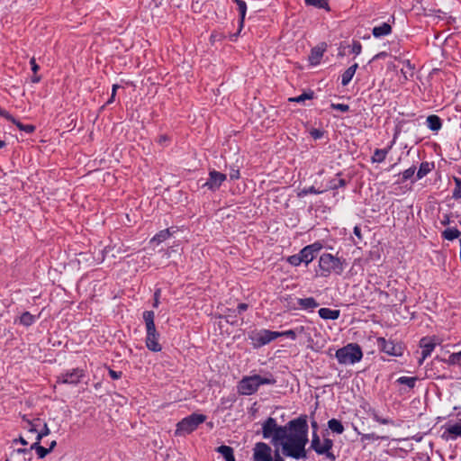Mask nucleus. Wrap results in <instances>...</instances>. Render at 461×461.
<instances>
[{
	"label": "nucleus",
	"instance_id": "obj_1",
	"mask_svg": "<svg viewBox=\"0 0 461 461\" xmlns=\"http://www.w3.org/2000/svg\"><path fill=\"white\" fill-rule=\"evenodd\" d=\"M264 438H271L274 446L281 445L282 453L294 459L305 458V446L308 442L306 417L290 420L285 426H279L276 419L269 417L262 424Z\"/></svg>",
	"mask_w": 461,
	"mask_h": 461
},
{
	"label": "nucleus",
	"instance_id": "obj_2",
	"mask_svg": "<svg viewBox=\"0 0 461 461\" xmlns=\"http://www.w3.org/2000/svg\"><path fill=\"white\" fill-rule=\"evenodd\" d=\"M154 316L155 314L152 311H146L143 313L147 330L146 346L153 352H159L162 349V347L158 343L159 334L156 330Z\"/></svg>",
	"mask_w": 461,
	"mask_h": 461
},
{
	"label": "nucleus",
	"instance_id": "obj_3",
	"mask_svg": "<svg viewBox=\"0 0 461 461\" xmlns=\"http://www.w3.org/2000/svg\"><path fill=\"white\" fill-rule=\"evenodd\" d=\"M274 378L262 377L258 375L246 376L239 383L238 391L240 394L250 395L254 393L261 384H274Z\"/></svg>",
	"mask_w": 461,
	"mask_h": 461
},
{
	"label": "nucleus",
	"instance_id": "obj_4",
	"mask_svg": "<svg viewBox=\"0 0 461 461\" xmlns=\"http://www.w3.org/2000/svg\"><path fill=\"white\" fill-rule=\"evenodd\" d=\"M362 350L357 344H348L336 351V357L342 365L355 364L362 358Z\"/></svg>",
	"mask_w": 461,
	"mask_h": 461
},
{
	"label": "nucleus",
	"instance_id": "obj_5",
	"mask_svg": "<svg viewBox=\"0 0 461 461\" xmlns=\"http://www.w3.org/2000/svg\"><path fill=\"white\" fill-rule=\"evenodd\" d=\"M206 420L203 414L193 413L176 424L175 431L176 436H185L197 429V427Z\"/></svg>",
	"mask_w": 461,
	"mask_h": 461
},
{
	"label": "nucleus",
	"instance_id": "obj_6",
	"mask_svg": "<svg viewBox=\"0 0 461 461\" xmlns=\"http://www.w3.org/2000/svg\"><path fill=\"white\" fill-rule=\"evenodd\" d=\"M333 447V441L330 438H325L321 442L320 437L317 432H313L311 447L319 455H325L328 458L334 460L335 456L330 451Z\"/></svg>",
	"mask_w": 461,
	"mask_h": 461
},
{
	"label": "nucleus",
	"instance_id": "obj_7",
	"mask_svg": "<svg viewBox=\"0 0 461 461\" xmlns=\"http://www.w3.org/2000/svg\"><path fill=\"white\" fill-rule=\"evenodd\" d=\"M321 269L325 273L334 271L338 274L342 272V265L338 258L333 257L331 254H323L319 260Z\"/></svg>",
	"mask_w": 461,
	"mask_h": 461
},
{
	"label": "nucleus",
	"instance_id": "obj_8",
	"mask_svg": "<svg viewBox=\"0 0 461 461\" xmlns=\"http://www.w3.org/2000/svg\"><path fill=\"white\" fill-rule=\"evenodd\" d=\"M226 180V175L216 170H211L209 172V177L201 184L202 187H207V189L215 191L221 184Z\"/></svg>",
	"mask_w": 461,
	"mask_h": 461
},
{
	"label": "nucleus",
	"instance_id": "obj_9",
	"mask_svg": "<svg viewBox=\"0 0 461 461\" xmlns=\"http://www.w3.org/2000/svg\"><path fill=\"white\" fill-rule=\"evenodd\" d=\"M271 447L264 443H256L253 448V461H273Z\"/></svg>",
	"mask_w": 461,
	"mask_h": 461
},
{
	"label": "nucleus",
	"instance_id": "obj_10",
	"mask_svg": "<svg viewBox=\"0 0 461 461\" xmlns=\"http://www.w3.org/2000/svg\"><path fill=\"white\" fill-rule=\"evenodd\" d=\"M84 375L85 373L83 369L75 368L58 376L57 383L77 384L80 382L81 378L84 377Z\"/></svg>",
	"mask_w": 461,
	"mask_h": 461
},
{
	"label": "nucleus",
	"instance_id": "obj_11",
	"mask_svg": "<svg viewBox=\"0 0 461 461\" xmlns=\"http://www.w3.org/2000/svg\"><path fill=\"white\" fill-rule=\"evenodd\" d=\"M378 346L381 349L391 356H400L402 355L401 347L394 345L393 341H387L384 338L378 339Z\"/></svg>",
	"mask_w": 461,
	"mask_h": 461
},
{
	"label": "nucleus",
	"instance_id": "obj_12",
	"mask_svg": "<svg viewBox=\"0 0 461 461\" xmlns=\"http://www.w3.org/2000/svg\"><path fill=\"white\" fill-rule=\"evenodd\" d=\"M281 337L278 331H271L268 330H264L258 332L256 336V340L258 346L266 345L272 340Z\"/></svg>",
	"mask_w": 461,
	"mask_h": 461
},
{
	"label": "nucleus",
	"instance_id": "obj_13",
	"mask_svg": "<svg viewBox=\"0 0 461 461\" xmlns=\"http://www.w3.org/2000/svg\"><path fill=\"white\" fill-rule=\"evenodd\" d=\"M327 45L322 42L311 50V53L309 55V61L312 65L316 66L320 64L321 59L326 51Z\"/></svg>",
	"mask_w": 461,
	"mask_h": 461
},
{
	"label": "nucleus",
	"instance_id": "obj_14",
	"mask_svg": "<svg viewBox=\"0 0 461 461\" xmlns=\"http://www.w3.org/2000/svg\"><path fill=\"white\" fill-rule=\"evenodd\" d=\"M32 449L36 451L39 458H43L50 453V449L41 446L40 441L38 440L35 443H33L30 448H19L17 449V452L32 456ZM28 458L31 459V456H29Z\"/></svg>",
	"mask_w": 461,
	"mask_h": 461
},
{
	"label": "nucleus",
	"instance_id": "obj_15",
	"mask_svg": "<svg viewBox=\"0 0 461 461\" xmlns=\"http://www.w3.org/2000/svg\"><path fill=\"white\" fill-rule=\"evenodd\" d=\"M421 348L422 357L419 360V364L421 365L426 357H428L435 348V342L429 338H423L420 341Z\"/></svg>",
	"mask_w": 461,
	"mask_h": 461
},
{
	"label": "nucleus",
	"instance_id": "obj_16",
	"mask_svg": "<svg viewBox=\"0 0 461 461\" xmlns=\"http://www.w3.org/2000/svg\"><path fill=\"white\" fill-rule=\"evenodd\" d=\"M442 437L446 439H456L457 437H461V420L455 424H449Z\"/></svg>",
	"mask_w": 461,
	"mask_h": 461
},
{
	"label": "nucleus",
	"instance_id": "obj_17",
	"mask_svg": "<svg viewBox=\"0 0 461 461\" xmlns=\"http://www.w3.org/2000/svg\"><path fill=\"white\" fill-rule=\"evenodd\" d=\"M392 26L387 23H383L380 25L375 26L372 30V34L375 38H381L391 34Z\"/></svg>",
	"mask_w": 461,
	"mask_h": 461
},
{
	"label": "nucleus",
	"instance_id": "obj_18",
	"mask_svg": "<svg viewBox=\"0 0 461 461\" xmlns=\"http://www.w3.org/2000/svg\"><path fill=\"white\" fill-rule=\"evenodd\" d=\"M435 166L433 162L424 161L420 165L419 169L416 173V179L420 180L426 176L429 172L434 169Z\"/></svg>",
	"mask_w": 461,
	"mask_h": 461
},
{
	"label": "nucleus",
	"instance_id": "obj_19",
	"mask_svg": "<svg viewBox=\"0 0 461 461\" xmlns=\"http://www.w3.org/2000/svg\"><path fill=\"white\" fill-rule=\"evenodd\" d=\"M394 143V140L392 142V144L386 148V149H375L374 151V154L371 158V160L373 163H381L384 161L389 150L391 149L393 144Z\"/></svg>",
	"mask_w": 461,
	"mask_h": 461
},
{
	"label": "nucleus",
	"instance_id": "obj_20",
	"mask_svg": "<svg viewBox=\"0 0 461 461\" xmlns=\"http://www.w3.org/2000/svg\"><path fill=\"white\" fill-rule=\"evenodd\" d=\"M357 68L358 64L355 63L344 71V73L341 75V85L343 86H346L349 84Z\"/></svg>",
	"mask_w": 461,
	"mask_h": 461
},
{
	"label": "nucleus",
	"instance_id": "obj_21",
	"mask_svg": "<svg viewBox=\"0 0 461 461\" xmlns=\"http://www.w3.org/2000/svg\"><path fill=\"white\" fill-rule=\"evenodd\" d=\"M427 126L429 130L433 131H438L442 127V121L438 115H429L426 120Z\"/></svg>",
	"mask_w": 461,
	"mask_h": 461
},
{
	"label": "nucleus",
	"instance_id": "obj_22",
	"mask_svg": "<svg viewBox=\"0 0 461 461\" xmlns=\"http://www.w3.org/2000/svg\"><path fill=\"white\" fill-rule=\"evenodd\" d=\"M318 313L324 320H337L339 317L340 312L330 308H321Z\"/></svg>",
	"mask_w": 461,
	"mask_h": 461
},
{
	"label": "nucleus",
	"instance_id": "obj_23",
	"mask_svg": "<svg viewBox=\"0 0 461 461\" xmlns=\"http://www.w3.org/2000/svg\"><path fill=\"white\" fill-rule=\"evenodd\" d=\"M416 167L415 166H411L409 168L405 169L403 172L401 173V183H404L406 181H411V183H414L416 181H418V179H416V175H415V172H416Z\"/></svg>",
	"mask_w": 461,
	"mask_h": 461
},
{
	"label": "nucleus",
	"instance_id": "obj_24",
	"mask_svg": "<svg viewBox=\"0 0 461 461\" xmlns=\"http://www.w3.org/2000/svg\"><path fill=\"white\" fill-rule=\"evenodd\" d=\"M216 451L220 453L226 461H235L233 448L229 446H220Z\"/></svg>",
	"mask_w": 461,
	"mask_h": 461
},
{
	"label": "nucleus",
	"instance_id": "obj_25",
	"mask_svg": "<svg viewBox=\"0 0 461 461\" xmlns=\"http://www.w3.org/2000/svg\"><path fill=\"white\" fill-rule=\"evenodd\" d=\"M172 235V232L170 231V229H166L160 230L158 233H157L151 240L150 243H157L160 244L161 242L167 240Z\"/></svg>",
	"mask_w": 461,
	"mask_h": 461
},
{
	"label": "nucleus",
	"instance_id": "obj_26",
	"mask_svg": "<svg viewBox=\"0 0 461 461\" xmlns=\"http://www.w3.org/2000/svg\"><path fill=\"white\" fill-rule=\"evenodd\" d=\"M366 207L362 210L364 216L375 218L376 212L380 211L379 203H366Z\"/></svg>",
	"mask_w": 461,
	"mask_h": 461
},
{
	"label": "nucleus",
	"instance_id": "obj_27",
	"mask_svg": "<svg viewBox=\"0 0 461 461\" xmlns=\"http://www.w3.org/2000/svg\"><path fill=\"white\" fill-rule=\"evenodd\" d=\"M298 304L303 309H314L319 305L313 297L300 298L298 299Z\"/></svg>",
	"mask_w": 461,
	"mask_h": 461
},
{
	"label": "nucleus",
	"instance_id": "obj_28",
	"mask_svg": "<svg viewBox=\"0 0 461 461\" xmlns=\"http://www.w3.org/2000/svg\"><path fill=\"white\" fill-rule=\"evenodd\" d=\"M461 232L456 228H447L442 231V237L447 240H454L459 238Z\"/></svg>",
	"mask_w": 461,
	"mask_h": 461
},
{
	"label": "nucleus",
	"instance_id": "obj_29",
	"mask_svg": "<svg viewBox=\"0 0 461 461\" xmlns=\"http://www.w3.org/2000/svg\"><path fill=\"white\" fill-rule=\"evenodd\" d=\"M110 251H113V254H112V257L115 258L116 255H119L122 252H125L126 250L122 249V245H120V246H117V245L107 246L103 250V257H102V259H101L102 261L104 260V256L106 254H108Z\"/></svg>",
	"mask_w": 461,
	"mask_h": 461
},
{
	"label": "nucleus",
	"instance_id": "obj_30",
	"mask_svg": "<svg viewBox=\"0 0 461 461\" xmlns=\"http://www.w3.org/2000/svg\"><path fill=\"white\" fill-rule=\"evenodd\" d=\"M328 427L331 431L338 434H341L344 431V426L342 425L341 421L337 419L330 420L328 421Z\"/></svg>",
	"mask_w": 461,
	"mask_h": 461
},
{
	"label": "nucleus",
	"instance_id": "obj_31",
	"mask_svg": "<svg viewBox=\"0 0 461 461\" xmlns=\"http://www.w3.org/2000/svg\"><path fill=\"white\" fill-rule=\"evenodd\" d=\"M312 247H305L300 251V255L303 258V261L307 265L313 260L316 257L314 253L311 250Z\"/></svg>",
	"mask_w": 461,
	"mask_h": 461
},
{
	"label": "nucleus",
	"instance_id": "obj_32",
	"mask_svg": "<svg viewBox=\"0 0 461 461\" xmlns=\"http://www.w3.org/2000/svg\"><path fill=\"white\" fill-rule=\"evenodd\" d=\"M313 97H314V92L312 90H309L308 92H304L296 97L289 98V101L294 102V103H303L305 100H312V99H313Z\"/></svg>",
	"mask_w": 461,
	"mask_h": 461
},
{
	"label": "nucleus",
	"instance_id": "obj_33",
	"mask_svg": "<svg viewBox=\"0 0 461 461\" xmlns=\"http://www.w3.org/2000/svg\"><path fill=\"white\" fill-rule=\"evenodd\" d=\"M20 131H23L28 134L34 132L35 126L32 124H23L20 121L14 118V122H12Z\"/></svg>",
	"mask_w": 461,
	"mask_h": 461
},
{
	"label": "nucleus",
	"instance_id": "obj_34",
	"mask_svg": "<svg viewBox=\"0 0 461 461\" xmlns=\"http://www.w3.org/2000/svg\"><path fill=\"white\" fill-rule=\"evenodd\" d=\"M34 321L35 317L32 315L29 312H25L20 316V323L26 327L32 325L34 322Z\"/></svg>",
	"mask_w": 461,
	"mask_h": 461
},
{
	"label": "nucleus",
	"instance_id": "obj_35",
	"mask_svg": "<svg viewBox=\"0 0 461 461\" xmlns=\"http://www.w3.org/2000/svg\"><path fill=\"white\" fill-rule=\"evenodd\" d=\"M307 5H312L317 8H323L329 10V4L327 0H305Z\"/></svg>",
	"mask_w": 461,
	"mask_h": 461
},
{
	"label": "nucleus",
	"instance_id": "obj_36",
	"mask_svg": "<svg viewBox=\"0 0 461 461\" xmlns=\"http://www.w3.org/2000/svg\"><path fill=\"white\" fill-rule=\"evenodd\" d=\"M416 380H417L416 377L402 376L397 379V382L401 384H406L410 388H413L415 385Z\"/></svg>",
	"mask_w": 461,
	"mask_h": 461
},
{
	"label": "nucleus",
	"instance_id": "obj_37",
	"mask_svg": "<svg viewBox=\"0 0 461 461\" xmlns=\"http://www.w3.org/2000/svg\"><path fill=\"white\" fill-rule=\"evenodd\" d=\"M246 13L247 11H244V12H240L239 14H240V19H239V30L238 32L231 35V40L234 41L240 34V32H241L243 26H244V21H245V16H246Z\"/></svg>",
	"mask_w": 461,
	"mask_h": 461
},
{
	"label": "nucleus",
	"instance_id": "obj_38",
	"mask_svg": "<svg viewBox=\"0 0 461 461\" xmlns=\"http://www.w3.org/2000/svg\"><path fill=\"white\" fill-rule=\"evenodd\" d=\"M456 187L453 190L452 196L455 199H461V179L455 177Z\"/></svg>",
	"mask_w": 461,
	"mask_h": 461
},
{
	"label": "nucleus",
	"instance_id": "obj_39",
	"mask_svg": "<svg viewBox=\"0 0 461 461\" xmlns=\"http://www.w3.org/2000/svg\"><path fill=\"white\" fill-rule=\"evenodd\" d=\"M346 185V181L340 177H335L330 181V187L336 189Z\"/></svg>",
	"mask_w": 461,
	"mask_h": 461
},
{
	"label": "nucleus",
	"instance_id": "obj_40",
	"mask_svg": "<svg viewBox=\"0 0 461 461\" xmlns=\"http://www.w3.org/2000/svg\"><path fill=\"white\" fill-rule=\"evenodd\" d=\"M362 51V44L358 41H353L351 45V53L359 55Z\"/></svg>",
	"mask_w": 461,
	"mask_h": 461
},
{
	"label": "nucleus",
	"instance_id": "obj_41",
	"mask_svg": "<svg viewBox=\"0 0 461 461\" xmlns=\"http://www.w3.org/2000/svg\"><path fill=\"white\" fill-rule=\"evenodd\" d=\"M288 262L293 265V266H299L301 263H303V258L299 254L297 255H293L291 257L288 258Z\"/></svg>",
	"mask_w": 461,
	"mask_h": 461
},
{
	"label": "nucleus",
	"instance_id": "obj_42",
	"mask_svg": "<svg viewBox=\"0 0 461 461\" xmlns=\"http://www.w3.org/2000/svg\"><path fill=\"white\" fill-rule=\"evenodd\" d=\"M330 107L333 110H338L343 113H347L349 111V105L346 104H331Z\"/></svg>",
	"mask_w": 461,
	"mask_h": 461
},
{
	"label": "nucleus",
	"instance_id": "obj_43",
	"mask_svg": "<svg viewBox=\"0 0 461 461\" xmlns=\"http://www.w3.org/2000/svg\"><path fill=\"white\" fill-rule=\"evenodd\" d=\"M323 134H324V131L320 129L313 128L310 131V135L314 140H319V139L322 138Z\"/></svg>",
	"mask_w": 461,
	"mask_h": 461
},
{
	"label": "nucleus",
	"instance_id": "obj_44",
	"mask_svg": "<svg viewBox=\"0 0 461 461\" xmlns=\"http://www.w3.org/2000/svg\"><path fill=\"white\" fill-rule=\"evenodd\" d=\"M231 1L237 5L239 13L247 11V4L245 1H243V0H231Z\"/></svg>",
	"mask_w": 461,
	"mask_h": 461
},
{
	"label": "nucleus",
	"instance_id": "obj_45",
	"mask_svg": "<svg viewBox=\"0 0 461 461\" xmlns=\"http://www.w3.org/2000/svg\"><path fill=\"white\" fill-rule=\"evenodd\" d=\"M0 116L5 118L9 122H14V117L6 110L0 107Z\"/></svg>",
	"mask_w": 461,
	"mask_h": 461
},
{
	"label": "nucleus",
	"instance_id": "obj_46",
	"mask_svg": "<svg viewBox=\"0 0 461 461\" xmlns=\"http://www.w3.org/2000/svg\"><path fill=\"white\" fill-rule=\"evenodd\" d=\"M321 193L320 191H317L313 186H311L309 188H303L300 191V193L298 194L299 196L300 195H303V194H319Z\"/></svg>",
	"mask_w": 461,
	"mask_h": 461
},
{
	"label": "nucleus",
	"instance_id": "obj_47",
	"mask_svg": "<svg viewBox=\"0 0 461 461\" xmlns=\"http://www.w3.org/2000/svg\"><path fill=\"white\" fill-rule=\"evenodd\" d=\"M229 176L230 180H237L240 178V169L239 168H230V171L229 173Z\"/></svg>",
	"mask_w": 461,
	"mask_h": 461
},
{
	"label": "nucleus",
	"instance_id": "obj_48",
	"mask_svg": "<svg viewBox=\"0 0 461 461\" xmlns=\"http://www.w3.org/2000/svg\"><path fill=\"white\" fill-rule=\"evenodd\" d=\"M118 88H119V86L117 84L113 85L112 94H111L110 98L106 102V104H110L113 103L115 95H116V91Z\"/></svg>",
	"mask_w": 461,
	"mask_h": 461
},
{
	"label": "nucleus",
	"instance_id": "obj_49",
	"mask_svg": "<svg viewBox=\"0 0 461 461\" xmlns=\"http://www.w3.org/2000/svg\"><path fill=\"white\" fill-rule=\"evenodd\" d=\"M279 334H281V337L285 336V337H288L292 339H296V331H294V330H285L283 332H279Z\"/></svg>",
	"mask_w": 461,
	"mask_h": 461
},
{
	"label": "nucleus",
	"instance_id": "obj_50",
	"mask_svg": "<svg viewBox=\"0 0 461 461\" xmlns=\"http://www.w3.org/2000/svg\"><path fill=\"white\" fill-rule=\"evenodd\" d=\"M49 434H50V429H49L47 424L45 423L43 429L41 432H39L37 435V440L40 441L43 437H45Z\"/></svg>",
	"mask_w": 461,
	"mask_h": 461
},
{
	"label": "nucleus",
	"instance_id": "obj_51",
	"mask_svg": "<svg viewBox=\"0 0 461 461\" xmlns=\"http://www.w3.org/2000/svg\"><path fill=\"white\" fill-rule=\"evenodd\" d=\"M30 65H31V68H32V72H33L34 74H36V73L39 71L40 67H39V65L36 63V59H35V58H34V57H32V58L30 59Z\"/></svg>",
	"mask_w": 461,
	"mask_h": 461
},
{
	"label": "nucleus",
	"instance_id": "obj_52",
	"mask_svg": "<svg viewBox=\"0 0 461 461\" xmlns=\"http://www.w3.org/2000/svg\"><path fill=\"white\" fill-rule=\"evenodd\" d=\"M450 358L453 363H458L461 365V351L458 353H454L450 356Z\"/></svg>",
	"mask_w": 461,
	"mask_h": 461
},
{
	"label": "nucleus",
	"instance_id": "obj_53",
	"mask_svg": "<svg viewBox=\"0 0 461 461\" xmlns=\"http://www.w3.org/2000/svg\"><path fill=\"white\" fill-rule=\"evenodd\" d=\"M308 247H312L311 250L314 253L316 256L320 249H321V245L320 243H313L312 245H309Z\"/></svg>",
	"mask_w": 461,
	"mask_h": 461
},
{
	"label": "nucleus",
	"instance_id": "obj_54",
	"mask_svg": "<svg viewBox=\"0 0 461 461\" xmlns=\"http://www.w3.org/2000/svg\"><path fill=\"white\" fill-rule=\"evenodd\" d=\"M159 294H160V289H157L154 293V303L153 306L158 307L159 303Z\"/></svg>",
	"mask_w": 461,
	"mask_h": 461
},
{
	"label": "nucleus",
	"instance_id": "obj_55",
	"mask_svg": "<svg viewBox=\"0 0 461 461\" xmlns=\"http://www.w3.org/2000/svg\"><path fill=\"white\" fill-rule=\"evenodd\" d=\"M374 419H375L377 422H379V423H381V424H389V423H392V421H391L390 420L381 418V417H379L378 415H375V416H374Z\"/></svg>",
	"mask_w": 461,
	"mask_h": 461
},
{
	"label": "nucleus",
	"instance_id": "obj_56",
	"mask_svg": "<svg viewBox=\"0 0 461 461\" xmlns=\"http://www.w3.org/2000/svg\"><path fill=\"white\" fill-rule=\"evenodd\" d=\"M442 225H448L450 223V217L447 213H444L440 220Z\"/></svg>",
	"mask_w": 461,
	"mask_h": 461
},
{
	"label": "nucleus",
	"instance_id": "obj_57",
	"mask_svg": "<svg viewBox=\"0 0 461 461\" xmlns=\"http://www.w3.org/2000/svg\"><path fill=\"white\" fill-rule=\"evenodd\" d=\"M380 438L378 436H376L375 434L372 433V434H365L362 436V439H372V440H375V439H378Z\"/></svg>",
	"mask_w": 461,
	"mask_h": 461
},
{
	"label": "nucleus",
	"instance_id": "obj_58",
	"mask_svg": "<svg viewBox=\"0 0 461 461\" xmlns=\"http://www.w3.org/2000/svg\"><path fill=\"white\" fill-rule=\"evenodd\" d=\"M109 375H111V377L113 379H118V378H120L122 376V373L121 372H116V371L113 370V369L109 370Z\"/></svg>",
	"mask_w": 461,
	"mask_h": 461
},
{
	"label": "nucleus",
	"instance_id": "obj_59",
	"mask_svg": "<svg viewBox=\"0 0 461 461\" xmlns=\"http://www.w3.org/2000/svg\"><path fill=\"white\" fill-rule=\"evenodd\" d=\"M388 56V53L385 52V51H381L379 53H377L376 55H375L372 59V60H375V59H384Z\"/></svg>",
	"mask_w": 461,
	"mask_h": 461
},
{
	"label": "nucleus",
	"instance_id": "obj_60",
	"mask_svg": "<svg viewBox=\"0 0 461 461\" xmlns=\"http://www.w3.org/2000/svg\"><path fill=\"white\" fill-rule=\"evenodd\" d=\"M26 421H27V423H28V425H29V426H28V430H29L30 432H36V431H37V429H36V425H35V424H33L32 422H31L30 420H26Z\"/></svg>",
	"mask_w": 461,
	"mask_h": 461
},
{
	"label": "nucleus",
	"instance_id": "obj_61",
	"mask_svg": "<svg viewBox=\"0 0 461 461\" xmlns=\"http://www.w3.org/2000/svg\"><path fill=\"white\" fill-rule=\"evenodd\" d=\"M273 461H285L277 449L275 451Z\"/></svg>",
	"mask_w": 461,
	"mask_h": 461
},
{
	"label": "nucleus",
	"instance_id": "obj_62",
	"mask_svg": "<svg viewBox=\"0 0 461 461\" xmlns=\"http://www.w3.org/2000/svg\"><path fill=\"white\" fill-rule=\"evenodd\" d=\"M237 309H238V312L240 313V312H242L243 311H246V310L248 309V304H246V303H240V304L238 305V308H237Z\"/></svg>",
	"mask_w": 461,
	"mask_h": 461
},
{
	"label": "nucleus",
	"instance_id": "obj_63",
	"mask_svg": "<svg viewBox=\"0 0 461 461\" xmlns=\"http://www.w3.org/2000/svg\"><path fill=\"white\" fill-rule=\"evenodd\" d=\"M354 234L359 239L361 240L362 239V235H361V230H360V228L356 226L354 228Z\"/></svg>",
	"mask_w": 461,
	"mask_h": 461
},
{
	"label": "nucleus",
	"instance_id": "obj_64",
	"mask_svg": "<svg viewBox=\"0 0 461 461\" xmlns=\"http://www.w3.org/2000/svg\"><path fill=\"white\" fill-rule=\"evenodd\" d=\"M294 330L296 331V336H297L298 334L303 333L305 329L303 326H299V327H296Z\"/></svg>",
	"mask_w": 461,
	"mask_h": 461
}]
</instances>
